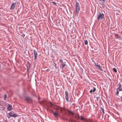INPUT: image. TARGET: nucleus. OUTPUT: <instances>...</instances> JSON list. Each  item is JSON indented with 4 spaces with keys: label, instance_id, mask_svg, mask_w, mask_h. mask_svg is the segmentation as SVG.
Listing matches in <instances>:
<instances>
[{
    "label": "nucleus",
    "instance_id": "7",
    "mask_svg": "<svg viewBox=\"0 0 122 122\" xmlns=\"http://www.w3.org/2000/svg\"><path fill=\"white\" fill-rule=\"evenodd\" d=\"M65 93V98L67 102H68L69 101V96L68 94L67 91H66Z\"/></svg>",
    "mask_w": 122,
    "mask_h": 122
},
{
    "label": "nucleus",
    "instance_id": "27",
    "mask_svg": "<svg viewBox=\"0 0 122 122\" xmlns=\"http://www.w3.org/2000/svg\"><path fill=\"white\" fill-rule=\"evenodd\" d=\"M6 95H5V96H4V98H6Z\"/></svg>",
    "mask_w": 122,
    "mask_h": 122
},
{
    "label": "nucleus",
    "instance_id": "28",
    "mask_svg": "<svg viewBox=\"0 0 122 122\" xmlns=\"http://www.w3.org/2000/svg\"><path fill=\"white\" fill-rule=\"evenodd\" d=\"M29 68H27V71H29Z\"/></svg>",
    "mask_w": 122,
    "mask_h": 122
},
{
    "label": "nucleus",
    "instance_id": "4",
    "mask_svg": "<svg viewBox=\"0 0 122 122\" xmlns=\"http://www.w3.org/2000/svg\"><path fill=\"white\" fill-rule=\"evenodd\" d=\"M9 115L10 116L14 117H16L18 116L17 114L14 113L13 112H10L9 113Z\"/></svg>",
    "mask_w": 122,
    "mask_h": 122
},
{
    "label": "nucleus",
    "instance_id": "10",
    "mask_svg": "<svg viewBox=\"0 0 122 122\" xmlns=\"http://www.w3.org/2000/svg\"><path fill=\"white\" fill-rule=\"evenodd\" d=\"M12 107L11 105L10 104H8V106L7 108L8 111H10L12 109Z\"/></svg>",
    "mask_w": 122,
    "mask_h": 122
},
{
    "label": "nucleus",
    "instance_id": "21",
    "mask_svg": "<svg viewBox=\"0 0 122 122\" xmlns=\"http://www.w3.org/2000/svg\"><path fill=\"white\" fill-rule=\"evenodd\" d=\"M113 70L115 72H117V71L116 69L115 68H114L113 69Z\"/></svg>",
    "mask_w": 122,
    "mask_h": 122
},
{
    "label": "nucleus",
    "instance_id": "11",
    "mask_svg": "<svg viewBox=\"0 0 122 122\" xmlns=\"http://www.w3.org/2000/svg\"><path fill=\"white\" fill-rule=\"evenodd\" d=\"M52 112L53 115L55 117H57L58 116V113L57 112H54L53 111H52Z\"/></svg>",
    "mask_w": 122,
    "mask_h": 122
},
{
    "label": "nucleus",
    "instance_id": "16",
    "mask_svg": "<svg viewBox=\"0 0 122 122\" xmlns=\"http://www.w3.org/2000/svg\"><path fill=\"white\" fill-rule=\"evenodd\" d=\"M68 112L69 113L71 114L72 115V116L74 114V113L72 111L68 110Z\"/></svg>",
    "mask_w": 122,
    "mask_h": 122
},
{
    "label": "nucleus",
    "instance_id": "29",
    "mask_svg": "<svg viewBox=\"0 0 122 122\" xmlns=\"http://www.w3.org/2000/svg\"><path fill=\"white\" fill-rule=\"evenodd\" d=\"M4 122H7L6 120H5Z\"/></svg>",
    "mask_w": 122,
    "mask_h": 122
},
{
    "label": "nucleus",
    "instance_id": "32",
    "mask_svg": "<svg viewBox=\"0 0 122 122\" xmlns=\"http://www.w3.org/2000/svg\"><path fill=\"white\" fill-rule=\"evenodd\" d=\"M55 65H56V64L55 63Z\"/></svg>",
    "mask_w": 122,
    "mask_h": 122
},
{
    "label": "nucleus",
    "instance_id": "12",
    "mask_svg": "<svg viewBox=\"0 0 122 122\" xmlns=\"http://www.w3.org/2000/svg\"><path fill=\"white\" fill-rule=\"evenodd\" d=\"M96 91V88L93 87V89H91L89 91V92L91 93H92V92H94Z\"/></svg>",
    "mask_w": 122,
    "mask_h": 122
},
{
    "label": "nucleus",
    "instance_id": "13",
    "mask_svg": "<svg viewBox=\"0 0 122 122\" xmlns=\"http://www.w3.org/2000/svg\"><path fill=\"white\" fill-rule=\"evenodd\" d=\"M78 118L80 119L81 121H83L84 120L85 121H86L85 119L82 116H81L80 117H78Z\"/></svg>",
    "mask_w": 122,
    "mask_h": 122
},
{
    "label": "nucleus",
    "instance_id": "3",
    "mask_svg": "<svg viewBox=\"0 0 122 122\" xmlns=\"http://www.w3.org/2000/svg\"><path fill=\"white\" fill-rule=\"evenodd\" d=\"M104 14L103 13H100L98 15L97 18V20L98 21L100 19L101 20L104 17Z\"/></svg>",
    "mask_w": 122,
    "mask_h": 122
},
{
    "label": "nucleus",
    "instance_id": "5",
    "mask_svg": "<svg viewBox=\"0 0 122 122\" xmlns=\"http://www.w3.org/2000/svg\"><path fill=\"white\" fill-rule=\"evenodd\" d=\"M95 65L96 66V67L98 70H100L101 71H103V69L101 68L102 67L100 65H98V63H97V64L96 63H95Z\"/></svg>",
    "mask_w": 122,
    "mask_h": 122
},
{
    "label": "nucleus",
    "instance_id": "15",
    "mask_svg": "<svg viewBox=\"0 0 122 122\" xmlns=\"http://www.w3.org/2000/svg\"><path fill=\"white\" fill-rule=\"evenodd\" d=\"M96 99L98 102H100L101 101L100 98L99 97H96Z\"/></svg>",
    "mask_w": 122,
    "mask_h": 122
},
{
    "label": "nucleus",
    "instance_id": "1",
    "mask_svg": "<svg viewBox=\"0 0 122 122\" xmlns=\"http://www.w3.org/2000/svg\"><path fill=\"white\" fill-rule=\"evenodd\" d=\"M75 7V15L76 16H77L80 10V5L79 3L77 2H76Z\"/></svg>",
    "mask_w": 122,
    "mask_h": 122
},
{
    "label": "nucleus",
    "instance_id": "2",
    "mask_svg": "<svg viewBox=\"0 0 122 122\" xmlns=\"http://www.w3.org/2000/svg\"><path fill=\"white\" fill-rule=\"evenodd\" d=\"M59 62L61 63L62 68H63L65 67L66 66V62H64L63 60L61 59L59 60Z\"/></svg>",
    "mask_w": 122,
    "mask_h": 122
},
{
    "label": "nucleus",
    "instance_id": "9",
    "mask_svg": "<svg viewBox=\"0 0 122 122\" xmlns=\"http://www.w3.org/2000/svg\"><path fill=\"white\" fill-rule=\"evenodd\" d=\"M25 100L26 101L29 102L31 101V98L29 97H25Z\"/></svg>",
    "mask_w": 122,
    "mask_h": 122
},
{
    "label": "nucleus",
    "instance_id": "17",
    "mask_svg": "<svg viewBox=\"0 0 122 122\" xmlns=\"http://www.w3.org/2000/svg\"><path fill=\"white\" fill-rule=\"evenodd\" d=\"M85 42V45H87L88 44V42L87 40H85L84 41Z\"/></svg>",
    "mask_w": 122,
    "mask_h": 122
},
{
    "label": "nucleus",
    "instance_id": "25",
    "mask_svg": "<svg viewBox=\"0 0 122 122\" xmlns=\"http://www.w3.org/2000/svg\"><path fill=\"white\" fill-rule=\"evenodd\" d=\"M25 36V34H22V36L24 37Z\"/></svg>",
    "mask_w": 122,
    "mask_h": 122
},
{
    "label": "nucleus",
    "instance_id": "24",
    "mask_svg": "<svg viewBox=\"0 0 122 122\" xmlns=\"http://www.w3.org/2000/svg\"><path fill=\"white\" fill-rule=\"evenodd\" d=\"M52 3L54 5H56V3L55 2H53Z\"/></svg>",
    "mask_w": 122,
    "mask_h": 122
},
{
    "label": "nucleus",
    "instance_id": "23",
    "mask_svg": "<svg viewBox=\"0 0 122 122\" xmlns=\"http://www.w3.org/2000/svg\"><path fill=\"white\" fill-rule=\"evenodd\" d=\"M120 97L121 98V101L122 102V96H120Z\"/></svg>",
    "mask_w": 122,
    "mask_h": 122
},
{
    "label": "nucleus",
    "instance_id": "6",
    "mask_svg": "<svg viewBox=\"0 0 122 122\" xmlns=\"http://www.w3.org/2000/svg\"><path fill=\"white\" fill-rule=\"evenodd\" d=\"M16 3H13L10 6V9L13 10L14 9L16 5Z\"/></svg>",
    "mask_w": 122,
    "mask_h": 122
},
{
    "label": "nucleus",
    "instance_id": "18",
    "mask_svg": "<svg viewBox=\"0 0 122 122\" xmlns=\"http://www.w3.org/2000/svg\"><path fill=\"white\" fill-rule=\"evenodd\" d=\"M101 109L102 110V112L103 113V114L104 113V109L102 107H101Z\"/></svg>",
    "mask_w": 122,
    "mask_h": 122
},
{
    "label": "nucleus",
    "instance_id": "19",
    "mask_svg": "<svg viewBox=\"0 0 122 122\" xmlns=\"http://www.w3.org/2000/svg\"><path fill=\"white\" fill-rule=\"evenodd\" d=\"M117 90V91H116V95H118L119 93V91L118 90Z\"/></svg>",
    "mask_w": 122,
    "mask_h": 122
},
{
    "label": "nucleus",
    "instance_id": "30",
    "mask_svg": "<svg viewBox=\"0 0 122 122\" xmlns=\"http://www.w3.org/2000/svg\"><path fill=\"white\" fill-rule=\"evenodd\" d=\"M4 99L5 100H6V98H4Z\"/></svg>",
    "mask_w": 122,
    "mask_h": 122
},
{
    "label": "nucleus",
    "instance_id": "22",
    "mask_svg": "<svg viewBox=\"0 0 122 122\" xmlns=\"http://www.w3.org/2000/svg\"><path fill=\"white\" fill-rule=\"evenodd\" d=\"M118 90L119 91H122V88H119L118 89Z\"/></svg>",
    "mask_w": 122,
    "mask_h": 122
},
{
    "label": "nucleus",
    "instance_id": "31",
    "mask_svg": "<svg viewBox=\"0 0 122 122\" xmlns=\"http://www.w3.org/2000/svg\"><path fill=\"white\" fill-rule=\"evenodd\" d=\"M48 70H49V69H47V71Z\"/></svg>",
    "mask_w": 122,
    "mask_h": 122
},
{
    "label": "nucleus",
    "instance_id": "20",
    "mask_svg": "<svg viewBox=\"0 0 122 122\" xmlns=\"http://www.w3.org/2000/svg\"><path fill=\"white\" fill-rule=\"evenodd\" d=\"M53 104H52L51 103H50V107H52L53 106Z\"/></svg>",
    "mask_w": 122,
    "mask_h": 122
},
{
    "label": "nucleus",
    "instance_id": "26",
    "mask_svg": "<svg viewBox=\"0 0 122 122\" xmlns=\"http://www.w3.org/2000/svg\"><path fill=\"white\" fill-rule=\"evenodd\" d=\"M7 117L8 118V119H9L10 118V117H11L10 116H9H9H7Z\"/></svg>",
    "mask_w": 122,
    "mask_h": 122
},
{
    "label": "nucleus",
    "instance_id": "14",
    "mask_svg": "<svg viewBox=\"0 0 122 122\" xmlns=\"http://www.w3.org/2000/svg\"><path fill=\"white\" fill-rule=\"evenodd\" d=\"M121 84L119 82L118 83V84L117 85V86H118V87L116 89L117 90L118 89H119V88H121Z\"/></svg>",
    "mask_w": 122,
    "mask_h": 122
},
{
    "label": "nucleus",
    "instance_id": "8",
    "mask_svg": "<svg viewBox=\"0 0 122 122\" xmlns=\"http://www.w3.org/2000/svg\"><path fill=\"white\" fill-rule=\"evenodd\" d=\"M34 52L35 56L34 59L35 60H36L38 56V54L37 52L35 50H34Z\"/></svg>",
    "mask_w": 122,
    "mask_h": 122
}]
</instances>
